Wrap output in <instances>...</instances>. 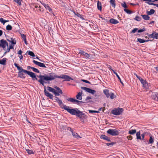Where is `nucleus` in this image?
Instances as JSON below:
<instances>
[{"instance_id": "f257e3e1", "label": "nucleus", "mask_w": 158, "mask_h": 158, "mask_svg": "<svg viewBox=\"0 0 158 158\" xmlns=\"http://www.w3.org/2000/svg\"><path fill=\"white\" fill-rule=\"evenodd\" d=\"M64 107H61V108L66 110L68 113L72 115L76 116L80 119L81 121L84 120L86 119L88 116L82 111L79 110L77 108H72L71 107L67 106L66 105H64Z\"/></svg>"}, {"instance_id": "f03ea898", "label": "nucleus", "mask_w": 158, "mask_h": 158, "mask_svg": "<svg viewBox=\"0 0 158 158\" xmlns=\"http://www.w3.org/2000/svg\"><path fill=\"white\" fill-rule=\"evenodd\" d=\"M14 65L19 70V72L18 73V77L23 79H25V77L24 76V74L23 73H24L27 74L31 77L33 80H38V79L36 77V75L34 73L32 72L23 69L21 67L19 66L16 63H14Z\"/></svg>"}, {"instance_id": "7ed1b4c3", "label": "nucleus", "mask_w": 158, "mask_h": 158, "mask_svg": "<svg viewBox=\"0 0 158 158\" xmlns=\"http://www.w3.org/2000/svg\"><path fill=\"white\" fill-rule=\"evenodd\" d=\"M14 65L19 70V72L18 73V77L23 79H25V77L24 76V74L23 73H24L27 74L31 77L33 80H38V79L36 77V75L34 73L32 72L23 69L21 67L19 66L16 63H14Z\"/></svg>"}, {"instance_id": "20e7f679", "label": "nucleus", "mask_w": 158, "mask_h": 158, "mask_svg": "<svg viewBox=\"0 0 158 158\" xmlns=\"http://www.w3.org/2000/svg\"><path fill=\"white\" fill-rule=\"evenodd\" d=\"M47 76V74H44V75H39L38 76V77L40 78L39 80H37L40 84L42 86L44 87V92L45 95L47 97L53 100V95L52 94L49 93L47 91L46 89V86L45 85V84L49 83V81H51L52 80H47L44 79L45 77Z\"/></svg>"}, {"instance_id": "39448f33", "label": "nucleus", "mask_w": 158, "mask_h": 158, "mask_svg": "<svg viewBox=\"0 0 158 158\" xmlns=\"http://www.w3.org/2000/svg\"><path fill=\"white\" fill-rule=\"evenodd\" d=\"M64 79V81H69L70 80H73V79L69 76L62 74L60 76L57 75L56 74L53 73H50L49 74H47V76L45 77L44 79L47 80H53L56 78Z\"/></svg>"}, {"instance_id": "423d86ee", "label": "nucleus", "mask_w": 158, "mask_h": 158, "mask_svg": "<svg viewBox=\"0 0 158 158\" xmlns=\"http://www.w3.org/2000/svg\"><path fill=\"white\" fill-rule=\"evenodd\" d=\"M79 54H80L84 56V58L87 60L91 59L94 58V55L91 54H88L85 52L83 50H79Z\"/></svg>"}, {"instance_id": "0eeeda50", "label": "nucleus", "mask_w": 158, "mask_h": 158, "mask_svg": "<svg viewBox=\"0 0 158 158\" xmlns=\"http://www.w3.org/2000/svg\"><path fill=\"white\" fill-rule=\"evenodd\" d=\"M123 111V109L118 107L113 109L112 111V113L115 115H118L121 114Z\"/></svg>"}, {"instance_id": "6e6552de", "label": "nucleus", "mask_w": 158, "mask_h": 158, "mask_svg": "<svg viewBox=\"0 0 158 158\" xmlns=\"http://www.w3.org/2000/svg\"><path fill=\"white\" fill-rule=\"evenodd\" d=\"M107 133L111 136H117L119 135V132L116 129H109L106 132Z\"/></svg>"}, {"instance_id": "1a4fd4ad", "label": "nucleus", "mask_w": 158, "mask_h": 158, "mask_svg": "<svg viewBox=\"0 0 158 158\" xmlns=\"http://www.w3.org/2000/svg\"><path fill=\"white\" fill-rule=\"evenodd\" d=\"M146 132H144L140 135V131H137L136 134V139L137 140H144V137Z\"/></svg>"}, {"instance_id": "9d476101", "label": "nucleus", "mask_w": 158, "mask_h": 158, "mask_svg": "<svg viewBox=\"0 0 158 158\" xmlns=\"http://www.w3.org/2000/svg\"><path fill=\"white\" fill-rule=\"evenodd\" d=\"M81 89H82L84 90L86 92L93 95L96 92L95 90L86 87H81Z\"/></svg>"}, {"instance_id": "9b49d317", "label": "nucleus", "mask_w": 158, "mask_h": 158, "mask_svg": "<svg viewBox=\"0 0 158 158\" xmlns=\"http://www.w3.org/2000/svg\"><path fill=\"white\" fill-rule=\"evenodd\" d=\"M32 62L34 64L38 65L39 67H42V68H46V67L45 64L43 63H41V62H38V61H36L35 60H33Z\"/></svg>"}, {"instance_id": "f8f14e48", "label": "nucleus", "mask_w": 158, "mask_h": 158, "mask_svg": "<svg viewBox=\"0 0 158 158\" xmlns=\"http://www.w3.org/2000/svg\"><path fill=\"white\" fill-rule=\"evenodd\" d=\"M33 10L36 13H42L44 11V9L43 7L40 6H39L38 9L35 10V8H34Z\"/></svg>"}, {"instance_id": "ddd939ff", "label": "nucleus", "mask_w": 158, "mask_h": 158, "mask_svg": "<svg viewBox=\"0 0 158 158\" xmlns=\"http://www.w3.org/2000/svg\"><path fill=\"white\" fill-rule=\"evenodd\" d=\"M100 139L105 140H106L108 142L111 141L110 137H108L105 135H102L100 136Z\"/></svg>"}, {"instance_id": "4468645a", "label": "nucleus", "mask_w": 158, "mask_h": 158, "mask_svg": "<svg viewBox=\"0 0 158 158\" xmlns=\"http://www.w3.org/2000/svg\"><path fill=\"white\" fill-rule=\"evenodd\" d=\"M44 6L46 10L52 13H53V11L52 9L48 4L46 3V4H44Z\"/></svg>"}, {"instance_id": "2eb2a0df", "label": "nucleus", "mask_w": 158, "mask_h": 158, "mask_svg": "<svg viewBox=\"0 0 158 158\" xmlns=\"http://www.w3.org/2000/svg\"><path fill=\"white\" fill-rule=\"evenodd\" d=\"M5 40L4 39L0 40V47H1L4 50H5Z\"/></svg>"}, {"instance_id": "dca6fc26", "label": "nucleus", "mask_w": 158, "mask_h": 158, "mask_svg": "<svg viewBox=\"0 0 158 158\" xmlns=\"http://www.w3.org/2000/svg\"><path fill=\"white\" fill-rule=\"evenodd\" d=\"M137 42H139L141 44L145 42L151 41V40H145L140 38H138L137 39Z\"/></svg>"}, {"instance_id": "f3484780", "label": "nucleus", "mask_w": 158, "mask_h": 158, "mask_svg": "<svg viewBox=\"0 0 158 158\" xmlns=\"http://www.w3.org/2000/svg\"><path fill=\"white\" fill-rule=\"evenodd\" d=\"M109 22L110 23L114 25L119 23V22L117 20L113 18L110 19L109 20Z\"/></svg>"}, {"instance_id": "a211bd4d", "label": "nucleus", "mask_w": 158, "mask_h": 158, "mask_svg": "<svg viewBox=\"0 0 158 158\" xmlns=\"http://www.w3.org/2000/svg\"><path fill=\"white\" fill-rule=\"evenodd\" d=\"M10 40H10L9 39H7V40L11 43V44L10 45H13L14 46L16 44V40H15V39H13L12 38H10Z\"/></svg>"}, {"instance_id": "6ab92c4d", "label": "nucleus", "mask_w": 158, "mask_h": 158, "mask_svg": "<svg viewBox=\"0 0 158 158\" xmlns=\"http://www.w3.org/2000/svg\"><path fill=\"white\" fill-rule=\"evenodd\" d=\"M82 91L81 92L78 93L76 96L77 99L78 100H81L82 99Z\"/></svg>"}, {"instance_id": "aec40b11", "label": "nucleus", "mask_w": 158, "mask_h": 158, "mask_svg": "<svg viewBox=\"0 0 158 158\" xmlns=\"http://www.w3.org/2000/svg\"><path fill=\"white\" fill-rule=\"evenodd\" d=\"M72 133V135L74 137V138H81L80 137V136L78 135V134L76 133V132H73V129H72V130H70V131Z\"/></svg>"}, {"instance_id": "412c9836", "label": "nucleus", "mask_w": 158, "mask_h": 158, "mask_svg": "<svg viewBox=\"0 0 158 158\" xmlns=\"http://www.w3.org/2000/svg\"><path fill=\"white\" fill-rule=\"evenodd\" d=\"M61 127L63 130H67V131L72 130V128L65 125H61Z\"/></svg>"}, {"instance_id": "4be33fe9", "label": "nucleus", "mask_w": 158, "mask_h": 158, "mask_svg": "<svg viewBox=\"0 0 158 158\" xmlns=\"http://www.w3.org/2000/svg\"><path fill=\"white\" fill-rule=\"evenodd\" d=\"M7 60V59L6 58H3L1 60H0V64L4 65H5Z\"/></svg>"}, {"instance_id": "5701e85b", "label": "nucleus", "mask_w": 158, "mask_h": 158, "mask_svg": "<svg viewBox=\"0 0 158 158\" xmlns=\"http://www.w3.org/2000/svg\"><path fill=\"white\" fill-rule=\"evenodd\" d=\"M103 93L107 98L110 97V93H109V91L108 89H106L104 90Z\"/></svg>"}, {"instance_id": "b1692460", "label": "nucleus", "mask_w": 158, "mask_h": 158, "mask_svg": "<svg viewBox=\"0 0 158 158\" xmlns=\"http://www.w3.org/2000/svg\"><path fill=\"white\" fill-rule=\"evenodd\" d=\"M149 15H141V16L142 17L143 19L145 20H148L150 19V17Z\"/></svg>"}, {"instance_id": "393cba45", "label": "nucleus", "mask_w": 158, "mask_h": 158, "mask_svg": "<svg viewBox=\"0 0 158 158\" xmlns=\"http://www.w3.org/2000/svg\"><path fill=\"white\" fill-rule=\"evenodd\" d=\"M135 75L136 77L140 81L141 83L143 84L144 82L146 81L144 80L143 79L141 78L140 76H138L137 74H135Z\"/></svg>"}, {"instance_id": "a878e982", "label": "nucleus", "mask_w": 158, "mask_h": 158, "mask_svg": "<svg viewBox=\"0 0 158 158\" xmlns=\"http://www.w3.org/2000/svg\"><path fill=\"white\" fill-rule=\"evenodd\" d=\"M142 85L143 86V87L144 88H145L146 89H149L148 84L146 81L144 82Z\"/></svg>"}, {"instance_id": "bb28decb", "label": "nucleus", "mask_w": 158, "mask_h": 158, "mask_svg": "<svg viewBox=\"0 0 158 158\" xmlns=\"http://www.w3.org/2000/svg\"><path fill=\"white\" fill-rule=\"evenodd\" d=\"M113 72L114 73V74H115L116 75V77H117V78L120 81V82L121 83V84L122 85H123V82L122 81L121 79L120 78V77L119 76V75H118L117 73L114 70H113Z\"/></svg>"}, {"instance_id": "cd10ccee", "label": "nucleus", "mask_w": 158, "mask_h": 158, "mask_svg": "<svg viewBox=\"0 0 158 158\" xmlns=\"http://www.w3.org/2000/svg\"><path fill=\"white\" fill-rule=\"evenodd\" d=\"M155 12V10L154 9H151L149 11H147V13L148 15H151L153 14Z\"/></svg>"}, {"instance_id": "c85d7f7f", "label": "nucleus", "mask_w": 158, "mask_h": 158, "mask_svg": "<svg viewBox=\"0 0 158 158\" xmlns=\"http://www.w3.org/2000/svg\"><path fill=\"white\" fill-rule=\"evenodd\" d=\"M136 133V130L135 129L130 130L128 131L129 134L132 135H133L135 134V133Z\"/></svg>"}, {"instance_id": "c756f323", "label": "nucleus", "mask_w": 158, "mask_h": 158, "mask_svg": "<svg viewBox=\"0 0 158 158\" xmlns=\"http://www.w3.org/2000/svg\"><path fill=\"white\" fill-rule=\"evenodd\" d=\"M150 138L149 142L148 143V144H152L154 142V139L152 138V136L151 135H149Z\"/></svg>"}, {"instance_id": "7c9ffc66", "label": "nucleus", "mask_w": 158, "mask_h": 158, "mask_svg": "<svg viewBox=\"0 0 158 158\" xmlns=\"http://www.w3.org/2000/svg\"><path fill=\"white\" fill-rule=\"evenodd\" d=\"M97 8L98 10H101L102 4L99 1H98L97 2Z\"/></svg>"}, {"instance_id": "2f4dec72", "label": "nucleus", "mask_w": 158, "mask_h": 158, "mask_svg": "<svg viewBox=\"0 0 158 158\" xmlns=\"http://www.w3.org/2000/svg\"><path fill=\"white\" fill-rule=\"evenodd\" d=\"M57 102L58 103L59 106H60L61 108V107H64V105H65L63 103L61 100L60 99L57 101Z\"/></svg>"}, {"instance_id": "473e14b6", "label": "nucleus", "mask_w": 158, "mask_h": 158, "mask_svg": "<svg viewBox=\"0 0 158 158\" xmlns=\"http://www.w3.org/2000/svg\"><path fill=\"white\" fill-rule=\"evenodd\" d=\"M27 153L29 155L34 154L35 152L33 151L32 150H30L29 149H27L26 150Z\"/></svg>"}, {"instance_id": "72a5a7b5", "label": "nucleus", "mask_w": 158, "mask_h": 158, "mask_svg": "<svg viewBox=\"0 0 158 158\" xmlns=\"http://www.w3.org/2000/svg\"><path fill=\"white\" fill-rule=\"evenodd\" d=\"M47 88L48 90L52 93H53L55 91V89L50 86H47Z\"/></svg>"}, {"instance_id": "f704fd0d", "label": "nucleus", "mask_w": 158, "mask_h": 158, "mask_svg": "<svg viewBox=\"0 0 158 158\" xmlns=\"http://www.w3.org/2000/svg\"><path fill=\"white\" fill-rule=\"evenodd\" d=\"M27 53L28 55L34 57L35 56L34 53L32 51H27Z\"/></svg>"}, {"instance_id": "c9c22d12", "label": "nucleus", "mask_w": 158, "mask_h": 158, "mask_svg": "<svg viewBox=\"0 0 158 158\" xmlns=\"http://www.w3.org/2000/svg\"><path fill=\"white\" fill-rule=\"evenodd\" d=\"M75 99L72 98H69L67 99L68 101L74 103H75Z\"/></svg>"}, {"instance_id": "e433bc0d", "label": "nucleus", "mask_w": 158, "mask_h": 158, "mask_svg": "<svg viewBox=\"0 0 158 158\" xmlns=\"http://www.w3.org/2000/svg\"><path fill=\"white\" fill-rule=\"evenodd\" d=\"M154 31H153L152 32V34H149L148 33H147V35H148V36L151 38H152L154 39Z\"/></svg>"}, {"instance_id": "4c0bfd02", "label": "nucleus", "mask_w": 158, "mask_h": 158, "mask_svg": "<svg viewBox=\"0 0 158 158\" xmlns=\"http://www.w3.org/2000/svg\"><path fill=\"white\" fill-rule=\"evenodd\" d=\"M124 11H125L126 13H127V14L131 15L133 13V12L128 9H124Z\"/></svg>"}, {"instance_id": "58836bf2", "label": "nucleus", "mask_w": 158, "mask_h": 158, "mask_svg": "<svg viewBox=\"0 0 158 158\" xmlns=\"http://www.w3.org/2000/svg\"><path fill=\"white\" fill-rule=\"evenodd\" d=\"M85 103V102H83L82 101H80L76 99L75 101V103H77V104L78 105H79L81 103Z\"/></svg>"}, {"instance_id": "ea45409f", "label": "nucleus", "mask_w": 158, "mask_h": 158, "mask_svg": "<svg viewBox=\"0 0 158 158\" xmlns=\"http://www.w3.org/2000/svg\"><path fill=\"white\" fill-rule=\"evenodd\" d=\"M115 0H110V4L114 8H115L116 6V4L115 3Z\"/></svg>"}, {"instance_id": "a19ab883", "label": "nucleus", "mask_w": 158, "mask_h": 158, "mask_svg": "<svg viewBox=\"0 0 158 158\" xmlns=\"http://www.w3.org/2000/svg\"><path fill=\"white\" fill-rule=\"evenodd\" d=\"M14 1L17 3L19 6H20L21 5L22 0H14Z\"/></svg>"}, {"instance_id": "79ce46f5", "label": "nucleus", "mask_w": 158, "mask_h": 158, "mask_svg": "<svg viewBox=\"0 0 158 158\" xmlns=\"http://www.w3.org/2000/svg\"><path fill=\"white\" fill-rule=\"evenodd\" d=\"M142 19L141 18L139 17V16L137 15L135 16V18H134V19L135 20L138 21H139L141 20Z\"/></svg>"}, {"instance_id": "37998d69", "label": "nucleus", "mask_w": 158, "mask_h": 158, "mask_svg": "<svg viewBox=\"0 0 158 158\" xmlns=\"http://www.w3.org/2000/svg\"><path fill=\"white\" fill-rule=\"evenodd\" d=\"M58 91V92L60 93L61 94H63V92L62 90L60 89V88L57 86H56L54 87Z\"/></svg>"}, {"instance_id": "c03bdc74", "label": "nucleus", "mask_w": 158, "mask_h": 158, "mask_svg": "<svg viewBox=\"0 0 158 158\" xmlns=\"http://www.w3.org/2000/svg\"><path fill=\"white\" fill-rule=\"evenodd\" d=\"M6 30L8 31H10L12 30V27L10 25H8L6 27Z\"/></svg>"}, {"instance_id": "a18cd8bd", "label": "nucleus", "mask_w": 158, "mask_h": 158, "mask_svg": "<svg viewBox=\"0 0 158 158\" xmlns=\"http://www.w3.org/2000/svg\"><path fill=\"white\" fill-rule=\"evenodd\" d=\"M116 97V96L114 95V93L111 92L110 93V97L111 99H113L115 98Z\"/></svg>"}, {"instance_id": "49530a36", "label": "nucleus", "mask_w": 158, "mask_h": 158, "mask_svg": "<svg viewBox=\"0 0 158 158\" xmlns=\"http://www.w3.org/2000/svg\"><path fill=\"white\" fill-rule=\"evenodd\" d=\"M146 3L151 5H153L158 7V4H156L153 3V2H146Z\"/></svg>"}, {"instance_id": "de8ad7c7", "label": "nucleus", "mask_w": 158, "mask_h": 158, "mask_svg": "<svg viewBox=\"0 0 158 158\" xmlns=\"http://www.w3.org/2000/svg\"><path fill=\"white\" fill-rule=\"evenodd\" d=\"M33 5L34 7V8H35V10L38 9V8L39 6L37 3H33Z\"/></svg>"}, {"instance_id": "09e8293b", "label": "nucleus", "mask_w": 158, "mask_h": 158, "mask_svg": "<svg viewBox=\"0 0 158 158\" xmlns=\"http://www.w3.org/2000/svg\"><path fill=\"white\" fill-rule=\"evenodd\" d=\"M122 6L125 9H126L127 8V6L125 2H123V3L121 4Z\"/></svg>"}, {"instance_id": "8fccbe9b", "label": "nucleus", "mask_w": 158, "mask_h": 158, "mask_svg": "<svg viewBox=\"0 0 158 158\" xmlns=\"http://www.w3.org/2000/svg\"><path fill=\"white\" fill-rule=\"evenodd\" d=\"M32 70L35 72L36 73H40V72L39 70L34 67H33V68H32Z\"/></svg>"}, {"instance_id": "3c124183", "label": "nucleus", "mask_w": 158, "mask_h": 158, "mask_svg": "<svg viewBox=\"0 0 158 158\" xmlns=\"http://www.w3.org/2000/svg\"><path fill=\"white\" fill-rule=\"evenodd\" d=\"M14 49V46L13 45H10L9 46V48H7L6 50L7 52H9L10 49Z\"/></svg>"}, {"instance_id": "603ef678", "label": "nucleus", "mask_w": 158, "mask_h": 158, "mask_svg": "<svg viewBox=\"0 0 158 158\" xmlns=\"http://www.w3.org/2000/svg\"><path fill=\"white\" fill-rule=\"evenodd\" d=\"M89 113H99V111H98L94 110H89Z\"/></svg>"}, {"instance_id": "864d4df0", "label": "nucleus", "mask_w": 158, "mask_h": 158, "mask_svg": "<svg viewBox=\"0 0 158 158\" xmlns=\"http://www.w3.org/2000/svg\"><path fill=\"white\" fill-rule=\"evenodd\" d=\"M146 31L145 28L144 27H143L142 29H140L138 30V33H141V32H142L143 31Z\"/></svg>"}, {"instance_id": "5fc2aeb1", "label": "nucleus", "mask_w": 158, "mask_h": 158, "mask_svg": "<svg viewBox=\"0 0 158 158\" xmlns=\"http://www.w3.org/2000/svg\"><path fill=\"white\" fill-rule=\"evenodd\" d=\"M116 143L115 142H111L110 143H106V145L107 146H109L110 145H111L113 146Z\"/></svg>"}, {"instance_id": "6e6d98bb", "label": "nucleus", "mask_w": 158, "mask_h": 158, "mask_svg": "<svg viewBox=\"0 0 158 158\" xmlns=\"http://www.w3.org/2000/svg\"><path fill=\"white\" fill-rule=\"evenodd\" d=\"M154 39H158V33H156L155 31H154Z\"/></svg>"}, {"instance_id": "4d7b16f0", "label": "nucleus", "mask_w": 158, "mask_h": 158, "mask_svg": "<svg viewBox=\"0 0 158 158\" xmlns=\"http://www.w3.org/2000/svg\"><path fill=\"white\" fill-rule=\"evenodd\" d=\"M138 31V28H135L133 29L131 32V33H135L136 31Z\"/></svg>"}, {"instance_id": "13d9d810", "label": "nucleus", "mask_w": 158, "mask_h": 158, "mask_svg": "<svg viewBox=\"0 0 158 158\" xmlns=\"http://www.w3.org/2000/svg\"><path fill=\"white\" fill-rule=\"evenodd\" d=\"M5 20L3 19L2 18H0V22L2 23L3 24H4L5 23Z\"/></svg>"}, {"instance_id": "bf43d9fd", "label": "nucleus", "mask_w": 158, "mask_h": 158, "mask_svg": "<svg viewBox=\"0 0 158 158\" xmlns=\"http://www.w3.org/2000/svg\"><path fill=\"white\" fill-rule=\"evenodd\" d=\"M53 94H55V95L56 96H59L60 95V93L59 92H57L56 90L54 92Z\"/></svg>"}, {"instance_id": "052dcab7", "label": "nucleus", "mask_w": 158, "mask_h": 158, "mask_svg": "<svg viewBox=\"0 0 158 158\" xmlns=\"http://www.w3.org/2000/svg\"><path fill=\"white\" fill-rule=\"evenodd\" d=\"M81 81H83L85 83H88V84H91V83L89 81L87 80H84V79H82V80H81Z\"/></svg>"}, {"instance_id": "680f3d73", "label": "nucleus", "mask_w": 158, "mask_h": 158, "mask_svg": "<svg viewBox=\"0 0 158 158\" xmlns=\"http://www.w3.org/2000/svg\"><path fill=\"white\" fill-rule=\"evenodd\" d=\"M91 99V97L87 96L86 97V98L85 99V101H88V100H89V99Z\"/></svg>"}, {"instance_id": "e2e57ef3", "label": "nucleus", "mask_w": 158, "mask_h": 158, "mask_svg": "<svg viewBox=\"0 0 158 158\" xmlns=\"http://www.w3.org/2000/svg\"><path fill=\"white\" fill-rule=\"evenodd\" d=\"M24 41V42L25 43V44H26V45H27V41L26 40V37L23 39Z\"/></svg>"}, {"instance_id": "0e129e2a", "label": "nucleus", "mask_w": 158, "mask_h": 158, "mask_svg": "<svg viewBox=\"0 0 158 158\" xmlns=\"http://www.w3.org/2000/svg\"><path fill=\"white\" fill-rule=\"evenodd\" d=\"M24 41V42L25 43V44H26V45H27V41L26 40V37L23 39Z\"/></svg>"}, {"instance_id": "69168bd1", "label": "nucleus", "mask_w": 158, "mask_h": 158, "mask_svg": "<svg viewBox=\"0 0 158 158\" xmlns=\"http://www.w3.org/2000/svg\"><path fill=\"white\" fill-rule=\"evenodd\" d=\"M24 41V42L25 43V44H26V45H27V41L26 40V37L23 39Z\"/></svg>"}, {"instance_id": "338daca9", "label": "nucleus", "mask_w": 158, "mask_h": 158, "mask_svg": "<svg viewBox=\"0 0 158 158\" xmlns=\"http://www.w3.org/2000/svg\"><path fill=\"white\" fill-rule=\"evenodd\" d=\"M127 138L131 140L132 139V137L131 135H129L127 137Z\"/></svg>"}, {"instance_id": "774afa93", "label": "nucleus", "mask_w": 158, "mask_h": 158, "mask_svg": "<svg viewBox=\"0 0 158 158\" xmlns=\"http://www.w3.org/2000/svg\"><path fill=\"white\" fill-rule=\"evenodd\" d=\"M21 35L22 38L23 39L26 37L25 35L23 34H21Z\"/></svg>"}]
</instances>
